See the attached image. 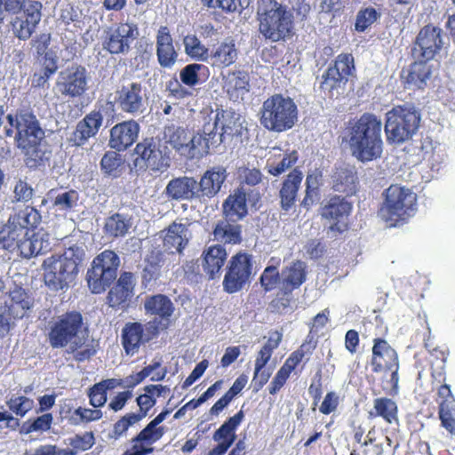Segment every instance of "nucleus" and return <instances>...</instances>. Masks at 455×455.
I'll return each mask as SVG.
<instances>
[{
    "mask_svg": "<svg viewBox=\"0 0 455 455\" xmlns=\"http://www.w3.org/2000/svg\"><path fill=\"white\" fill-rule=\"evenodd\" d=\"M379 18H380V13L375 8L366 7L362 9L357 12L355 29L358 32H364Z\"/></svg>",
    "mask_w": 455,
    "mask_h": 455,
    "instance_id": "864d4df0",
    "label": "nucleus"
},
{
    "mask_svg": "<svg viewBox=\"0 0 455 455\" xmlns=\"http://www.w3.org/2000/svg\"><path fill=\"white\" fill-rule=\"evenodd\" d=\"M53 418L51 413H44L34 420H28L22 426V432L29 434L32 432H44L51 428Z\"/></svg>",
    "mask_w": 455,
    "mask_h": 455,
    "instance_id": "bf43d9fd",
    "label": "nucleus"
},
{
    "mask_svg": "<svg viewBox=\"0 0 455 455\" xmlns=\"http://www.w3.org/2000/svg\"><path fill=\"white\" fill-rule=\"evenodd\" d=\"M332 188L335 191L351 195L355 191L357 180L355 167L347 164H340L336 166L331 176Z\"/></svg>",
    "mask_w": 455,
    "mask_h": 455,
    "instance_id": "c9c22d12",
    "label": "nucleus"
},
{
    "mask_svg": "<svg viewBox=\"0 0 455 455\" xmlns=\"http://www.w3.org/2000/svg\"><path fill=\"white\" fill-rule=\"evenodd\" d=\"M355 70L354 58L351 54H340L333 66L329 67L323 74L321 89L331 98H338L344 92L348 77Z\"/></svg>",
    "mask_w": 455,
    "mask_h": 455,
    "instance_id": "ddd939ff",
    "label": "nucleus"
},
{
    "mask_svg": "<svg viewBox=\"0 0 455 455\" xmlns=\"http://www.w3.org/2000/svg\"><path fill=\"white\" fill-rule=\"evenodd\" d=\"M307 264L301 260L292 261L282 269L281 292L289 296L292 291L299 288L307 280Z\"/></svg>",
    "mask_w": 455,
    "mask_h": 455,
    "instance_id": "a878e982",
    "label": "nucleus"
},
{
    "mask_svg": "<svg viewBox=\"0 0 455 455\" xmlns=\"http://www.w3.org/2000/svg\"><path fill=\"white\" fill-rule=\"evenodd\" d=\"M40 220L38 211L30 206L11 216L0 230V248L9 251L17 250L26 259L49 251L51 244L44 234L36 233L27 237L28 229L36 227Z\"/></svg>",
    "mask_w": 455,
    "mask_h": 455,
    "instance_id": "f257e3e1",
    "label": "nucleus"
},
{
    "mask_svg": "<svg viewBox=\"0 0 455 455\" xmlns=\"http://www.w3.org/2000/svg\"><path fill=\"white\" fill-rule=\"evenodd\" d=\"M144 328L140 323H128L122 330V345L127 355L139 352L143 340Z\"/></svg>",
    "mask_w": 455,
    "mask_h": 455,
    "instance_id": "4c0bfd02",
    "label": "nucleus"
},
{
    "mask_svg": "<svg viewBox=\"0 0 455 455\" xmlns=\"http://www.w3.org/2000/svg\"><path fill=\"white\" fill-rule=\"evenodd\" d=\"M439 419L441 425L451 435H455V399L439 402Z\"/></svg>",
    "mask_w": 455,
    "mask_h": 455,
    "instance_id": "8fccbe9b",
    "label": "nucleus"
},
{
    "mask_svg": "<svg viewBox=\"0 0 455 455\" xmlns=\"http://www.w3.org/2000/svg\"><path fill=\"white\" fill-rule=\"evenodd\" d=\"M370 416L381 417L389 424L397 422V405L390 398H376L373 402V411H370Z\"/></svg>",
    "mask_w": 455,
    "mask_h": 455,
    "instance_id": "c03bdc74",
    "label": "nucleus"
},
{
    "mask_svg": "<svg viewBox=\"0 0 455 455\" xmlns=\"http://www.w3.org/2000/svg\"><path fill=\"white\" fill-rule=\"evenodd\" d=\"M417 212V196L410 188L391 185L385 193V202L379 217L390 227H395L412 217Z\"/></svg>",
    "mask_w": 455,
    "mask_h": 455,
    "instance_id": "6e6552de",
    "label": "nucleus"
},
{
    "mask_svg": "<svg viewBox=\"0 0 455 455\" xmlns=\"http://www.w3.org/2000/svg\"><path fill=\"white\" fill-rule=\"evenodd\" d=\"M9 313L13 318H22L32 306V300L22 289H16L10 294Z\"/></svg>",
    "mask_w": 455,
    "mask_h": 455,
    "instance_id": "de8ad7c7",
    "label": "nucleus"
},
{
    "mask_svg": "<svg viewBox=\"0 0 455 455\" xmlns=\"http://www.w3.org/2000/svg\"><path fill=\"white\" fill-rule=\"evenodd\" d=\"M317 188V176L314 174H308L306 178V196L302 201V205L304 207H308L313 204L316 196Z\"/></svg>",
    "mask_w": 455,
    "mask_h": 455,
    "instance_id": "0e129e2a",
    "label": "nucleus"
},
{
    "mask_svg": "<svg viewBox=\"0 0 455 455\" xmlns=\"http://www.w3.org/2000/svg\"><path fill=\"white\" fill-rule=\"evenodd\" d=\"M398 355L396 351L382 339H375L372 347V358L371 365L374 372L383 370H393L397 366Z\"/></svg>",
    "mask_w": 455,
    "mask_h": 455,
    "instance_id": "cd10ccee",
    "label": "nucleus"
},
{
    "mask_svg": "<svg viewBox=\"0 0 455 455\" xmlns=\"http://www.w3.org/2000/svg\"><path fill=\"white\" fill-rule=\"evenodd\" d=\"M238 57V50L235 40L228 37L209 53L206 63L212 67L224 68L234 64Z\"/></svg>",
    "mask_w": 455,
    "mask_h": 455,
    "instance_id": "2f4dec72",
    "label": "nucleus"
},
{
    "mask_svg": "<svg viewBox=\"0 0 455 455\" xmlns=\"http://www.w3.org/2000/svg\"><path fill=\"white\" fill-rule=\"evenodd\" d=\"M7 119L10 125L16 131L14 138L18 147H27L31 143L44 140V131L32 112L21 110L15 116L9 114Z\"/></svg>",
    "mask_w": 455,
    "mask_h": 455,
    "instance_id": "2eb2a0df",
    "label": "nucleus"
},
{
    "mask_svg": "<svg viewBox=\"0 0 455 455\" xmlns=\"http://www.w3.org/2000/svg\"><path fill=\"white\" fill-rule=\"evenodd\" d=\"M115 100L123 112L140 115L147 107V88L141 82L126 81L116 91Z\"/></svg>",
    "mask_w": 455,
    "mask_h": 455,
    "instance_id": "dca6fc26",
    "label": "nucleus"
},
{
    "mask_svg": "<svg viewBox=\"0 0 455 455\" xmlns=\"http://www.w3.org/2000/svg\"><path fill=\"white\" fill-rule=\"evenodd\" d=\"M69 444L76 452L78 451H87L94 444L93 434L86 432L83 435H76L69 439Z\"/></svg>",
    "mask_w": 455,
    "mask_h": 455,
    "instance_id": "e2e57ef3",
    "label": "nucleus"
},
{
    "mask_svg": "<svg viewBox=\"0 0 455 455\" xmlns=\"http://www.w3.org/2000/svg\"><path fill=\"white\" fill-rule=\"evenodd\" d=\"M382 122L373 114L365 113L352 126L349 147L352 156L364 163L379 158L383 151Z\"/></svg>",
    "mask_w": 455,
    "mask_h": 455,
    "instance_id": "20e7f679",
    "label": "nucleus"
},
{
    "mask_svg": "<svg viewBox=\"0 0 455 455\" xmlns=\"http://www.w3.org/2000/svg\"><path fill=\"white\" fill-rule=\"evenodd\" d=\"M227 177V170L223 166H213L207 170L197 181L199 202H206L214 197L220 191Z\"/></svg>",
    "mask_w": 455,
    "mask_h": 455,
    "instance_id": "4be33fe9",
    "label": "nucleus"
},
{
    "mask_svg": "<svg viewBox=\"0 0 455 455\" xmlns=\"http://www.w3.org/2000/svg\"><path fill=\"white\" fill-rule=\"evenodd\" d=\"M144 307L147 314L168 320L174 311L172 300L165 295L157 294L146 298Z\"/></svg>",
    "mask_w": 455,
    "mask_h": 455,
    "instance_id": "58836bf2",
    "label": "nucleus"
},
{
    "mask_svg": "<svg viewBox=\"0 0 455 455\" xmlns=\"http://www.w3.org/2000/svg\"><path fill=\"white\" fill-rule=\"evenodd\" d=\"M33 188L26 181L19 180L13 189L14 198L18 202H28L32 198Z\"/></svg>",
    "mask_w": 455,
    "mask_h": 455,
    "instance_id": "774afa93",
    "label": "nucleus"
},
{
    "mask_svg": "<svg viewBox=\"0 0 455 455\" xmlns=\"http://www.w3.org/2000/svg\"><path fill=\"white\" fill-rule=\"evenodd\" d=\"M259 32L272 43L285 41L292 34L293 13L276 0H261L257 9Z\"/></svg>",
    "mask_w": 455,
    "mask_h": 455,
    "instance_id": "39448f33",
    "label": "nucleus"
},
{
    "mask_svg": "<svg viewBox=\"0 0 455 455\" xmlns=\"http://www.w3.org/2000/svg\"><path fill=\"white\" fill-rule=\"evenodd\" d=\"M139 36L136 25L132 23H122L116 28L109 29L103 41V49L111 54H126L131 49L132 44Z\"/></svg>",
    "mask_w": 455,
    "mask_h": 455,
    "instance_id": "aec40b11",
    "label": "nucleus"
},
{
    "mask_svg": "<svg viewBox=\"0 0 455 455\" xmlns=\"http://www.w3.org/2000/svg\"><path fill=\"white\" fill-rule=\"evenodd\" d=\"M420 113L406 103L394 107L386 114L385 132L389 144L401 145L412 139L419 129Z\"/></svg>",
    "mask_w": 455,
    "mask_h": 455,
    "instance_id": "0eeeda50",
    "label": "nucleus"
},
{
    "mask_svg": "<svg viewBox=\"0 0 455 455\" xmlns=\"http://www.w3.org/2000/svg\"><path fill=\"white\" fill-rule=\"evenodd\" d=\"M145 418V413H128L122 417L115 425L113 434L115 438L123 435L130 427Z\"/></svg>",
    "mask_w": 455,
    "mask_h": 455,
    "instance_id": "680f3d73",
    "label": "nucleus"
},
{
    "mask_svg": "<svg viewBox=\"0 0 455 455\" xmlns=\"http://www.w3.org/2000/svg\"><path fill=\"white\" fill-rule=\"evenodd\" d=\"M165 433L164 427H157L149 422L134 438L132 446L123 455H147L152 453L151 445L160 440Z\"/></svg>",
    "mask_w": 455,
    "mask_h": 455,
    "instance_id": "5701e85b",
    "label": "nucleus"
},
{
    "mask_svg": "<svg viewBox=\"0 0 455 455\" xmlns=\"http://www.w3.org/2000/svg\"><path fill=\"white\" fill-rule=\"evenodd\" d=\"M123 164L122 156L115 151L105 153L100 161V168L104 174L114 178L121 175Z\"/></svg>",
    "mask_w": 455,
    "mask_h": 455,
    "instance_id": "3c124183",
    "label": "nucleus"
},
{
    "mask_svg": "<svg viewBox=\"0 0 455 455\" xmlns=\"http://www.w3.org/2000/svg\"><path fill=\"white\" fill-rule=\"evenodd\" d=\"M249 76L244 71L228 72L223 76V89L234 101L243 100L249 92Z\"/></svg>",
    "mask_w": 455,
    "mask_h": 455,
    "instance_id": "473e14b6",
    "label": "nucleus"
},
{
    "mask_svg": "<svg viewBox=\"0 0 455 455\" xmlns=\"http://www.w3.org/2000/svg\"><path fill=\"white\" fill-rule=\"evenodd\" d=\"M170 166V157L166 153V147L162 148L159 144L156 149L152 154L149 161L147 164V169L154 172H164Z\"/></svg>",
    "mask_w": 455,
    "mask_h": 455,
    "instance_id": "5fc2aeb1",
    "label": "nucleus"
},
{
    "mask_svg": "<svg viewBox=\"0 0 455 455\" xmlns=\"http://www.w3.org/2000/svg\"><path fill=\"white\" fill-rule=\"evenodd\" d=\"M164 142L187 158H200L208 154L203 130L189 138L183 127L167 125L164 131Z\"/></svg>",
    "mask_w": 455,
    "mask_h": 455,
    "instance_id": "9b49d317",
    "label": "nucleus"
},
{
    "mask_svg": "<svg viewBox=\"0 0 455 455\" xmlns=\"http://www.w3.org/2000/svg\"><path fill=\"white\" fill-rule=\"evenodd\" d=\"M254 274L252 255L241 251L236 253L228 263L223 290L228 293L240 291L250 283Z\"/></svg>",
    "mask_w": 455,
    "mask_h": 455,
    "instance_id": "f8f14e48",
    "label": "nucleus"
},
{
    "mask_svg": "<svg viewBox=\"0 0 455 455\" xmlns=\"http://www.w3.org/2000/svg\"><path fill=\"white\" fill-rule=\"evenodd\" d=\"M136 277L131 272H124L117 279L116 283L109 290L107 297L109 307H124L134 295Z\"/></svg>",
    "mask_w": 455,
    "mask_h": 455,
    "instance_id": "412c9836",
    "label": "nucleus"
},
{
    "mask_svg": "<svg viewBox=\"0 0 455 455\" xmlns=\"http://www.w3.org/2000/svg\"><path fill=\"white\" fill-rule=\"evenodd\" d=\"M443 36V32L439 27L424 26L416 36L412 48L413 57L417 60H433L444 44Z\"/></svg>",
    "mask_w": 455,
    "mask_h": 455,
    "instance_id": "6ab92c4d",
    "label": "nucleus"
},
{
    "mask_svg": "<svg viewBox=\"0 0 455 455\" xmlns=\"http://www.w3.org/2000/svg\"><path fill=\"white\" fill-rule=\"evenodd\" d=\"M190 224L172 222L164 232V247L171 253H181L188 245L192 234L189 230Z\"/></svg>",
    "mask_w": 455,
    "mask_h": 455,
    "instance_id": "bb28decb",
    "label": "nucleus"
},
{
    "mask_svg": "<svg viewBox=\"0 0 455 455\" xmlns=\"http://www.w3.org/2000/svg\"><path fill=\"white\" fill-rule=\"evenodd\" d=\"M109 109H112V105L107 103L105 106H100L93 109L89 114L79 121L75 130L69 134L68 140L75 147H81L84 145L89 139L95 137L102 125L104 114H107Z\"/></svg>",
    "mask_w": 455,
    "mask_h": 455,
    "instance_id": "a211bd4d",
    "label": "nucleus"
},
{
    "mask_svg": "<svg viewBox=\"0 0 455 455\" xmlns=\"http://www.w3.org/2000/svg\"><path fill=\"white\" fill-rule=\"evenodd\" d=\"M74 414L79 417V420H76L73 419L74 424H79L80 422H91L99 420L102 418L103 413L100 410L98 409H87L83 407H78L75 410Z\"/></svg>",
    "mask_w": 455,
    "mask_h": 455,
    "instance_id": "69168bd1",
    "label": "nucleus"
},
{
    "mask_svg": "<svg viewBox=\"0 0 455 455\" xmlns=\"http://www.w3.org/2000/svg\"><path fill=\"white\" fill-rule=\"evenodd\" d=\"M247 192L243 188L235 189L223 202L224 218L232 222H238L248 213L246 204Z\"/></svg>",
    "mask_w": 455,
    "mask_h": 455,
    "instance_id": "7c9ffc66",
    "label": "nucleus"
},
{
    "mask_svg": "<svg viewBox=\"0 0 455 455\" xmlns=\"http://www.w3.org/2000/svg\"><path fill=\"white\" fill-rule=\"evenodd\" d=\"M184 51L191 59L197 61L207 62L209 50L195 35H188L183 38Z\"/></svg>",
    "mask_w": 455,
    "mask_h": 455,
    "instance_id": "09e8293b",
    "label": "nucleus"
},
{
    "mask_svg": "<svg viewBox=\"0 0 455 455\" xmlns=\"http://www.w3.org/2000/svg\"><path fill=\"white\" fill-rule=\"evenodd\" d=\"M139 132L140 125L134 120L117 124L110 130L108 145L117 151L124 150L135 142Z\"/></svg>",
    "mask_w": 455,
    "mask_h": 455,
    "instance_id": "b1692460",
    "label": "nucleus"
},
{
    "mask_svg": "<svg viewBox=\"0 0 455 455\" xmlns=\"http://www.w3.org/2000/svg\"><path fill=\"white\" fill-rule=\"evenodd\" d=\"M240 116L232 110L218 111L212 123H206L203 127L208 152L220 146L228 138L240 134Z\"/></svg>",
    "mask_w": 455,
    "mask_h": 455,
    "instance_id": "9d476101",
    "label": "nucleus"
},
{
    "mask_svg": "<svg viewBox=\"0 0 455 455\" xmlns=\"http://www.w3.org/2000/svg\"><path fill=\"white\" fill-rule=\"evenodd\" d=\"M202 267L211 279L220 275V270L224 266L228 253L226 249L220 244L212 245L204 251Z\"/></svg>",
    "mask_w": 455,
    "mask_h": 455,
    "instance_id": "f704fd0d",
    "label": "nucleus"
},
{
    "mask_svg": "<svg viewBox=\"0 0 455 455\" xmlns=\"http://www.w3.org/2000/svg\"><path fill=\"white\" fill-rule=\"evenodd\" d=\"M314 348L315 345L310 341L303 343L299 349L290 355L283 367L291 372L306 355L312 353Z\"/></svg>",
    "mask_w": 455,
    "mask_h": 455,
    "instance_id": "052dcab7",
    "label": "nucleus"
},
{
    "mask_svg": "<svg viewBox=\"0 0 455 455\" xmlns=\"http://www.w3.org/2000/svg\"><path fill=\"white\" fill-rule=\"evenodd\" d=\"M84 257L82 247L74 245L62 254H53L42 263L43 279L52 291H67L76 283L79 265Z\"/></svg>",
    "mask_w": 455,
    "mask_h": 455,
    "instance_id": "7ed1b4c3",
    "label": "nucleus"
},
{
    "mask_svg": "<svg viewBox=\"0 0 455 455\" xmlns=\"http://www.w3.org/2000/svg\"><path fill=\"white\" fill-rule=\"evenodd\" d=\"M302 180V172L298 169H294L283 181L279 191L280 203L283 210L288 211L294 205Z\"/></svg>",
    "mask_w": 455,
    "mask_h": 455,
    "instance_id": "72a5a7b5",
    "label": "nucleus"
},
{
    "mask_svg": "<svg viewBox=\"0 0 455 455\" xmlns=\"http://www.w3.org/2000/svg\"><path fill=\"white\" fill-rule=\"evenodd\" d=\"M6 404L17 416L24 417L34 407V401L23 395H12L6 402Z\"/></svg>",
    "mask_w": 455,
    "mask_h": 455,
    "instance_id": "13d9d810",
    "label": "nucleus"
},
{
    "mask_svg": "<svg viewBox=\"0 0 455 455\" xmlns=\"http://www.w3.org/2000/svg\"><path fill=\"white\" fill-rule=\"evenodd\" d=\"M209 75L208 68L204 64L192 63L186 65L180 72V82L188 87L202 83Z\"/></svg>",
    "mask_w": 455,
    "mask_h": 455,
    "instance_id": "37998d69",
    "label": "nucleus"
},
{
    "mask_svg": "<svg viewBox=\"0 0 455 455\" xmlns=\"http://www.w3.org/2000/svg\"><path fill=\"white\" fill-rule=\"evenodd\" d=\"M24 151L26 165L30 169L44 166L50 160L52 152L47 149L43 140L31 143L27 147H19Z\"/></svg>",
    "mask_w": 455,
    "mask_h": 455,
    "instance_id": "ea45409f",
    "label": "nucleus"
},
{
    "mask_svg": "<svg viewBox=\"0 0 455 455\" xmlns=\"http://www.w3.org/2000/svg\"><path fill=\"white\" fill-rule=\"evenodd\" d=\"M132 227L129 217L121 213H115L108 217L105 222V231L109 236H124Z\"/></svg>",
    "mask_w": 455,
    "mask_h": 455,
    "instance_id": "49530a36",
    "label": "nucleus"
},
{
    "mask_svg": "<svg viewBox=\"0 0 455 455\" xmlns=\"http://www.w3.org/2000/svg\"><path fill=\"white\" fill-rule=\"evenodd\" d=\"M213 235L216 240L226 243H237L241 241V226L237 222L224 218L216 225Z\"/></svg>",
    "mask_w": 455,
    "mask_h": 455,
    "instance_id": "a19ab883",
    "label": "nucleus"
},
{
    "mask_svg": "<svg viewBox=\"0 0 455 455\" xmlns=\"http://www.w3.org/2000/svg\"><path fill=\"white\" fill-rule=\"evenodd\" d=\"M298 159V152L296 150H292L286 153L282 160L276 164L267 162L266 168L271 175L279 176L288 169L291 168L297 163Z\"/></svg>",
    "mask_w": 455,
    "mask_h": 455,
    "instance_id": "603ef678",
    "label": "nucleus"
},
{
    "mask_svg": "<svg viewBox=\"0 0 455 455\" xmlns=\"http://www.w3.org/2000/svg\"><path fill=\"white\" fill-rule=\"evenodd\" d=\"M88 396L90 398V404L94 408L103 406L108 400L107 392L102 388V387L99 383L94 384L89 389Z\"/></svg>",
    "mask_w": 455,
    "mask_h": 455,
    "instance_id": "338daca9",
    "label": "nucleus"
},
{
    "mask_svg": "<svg viewBox=\"0 0 455 455\" xmlns=\"http://www.w3.org/2000/svg\"><path fill=\"white\" fill-rule=\"evenodd\" d=\"M259 281L266 291H270L276 287L281 291V273L278 272L276 267L267 266L263 270Z\"/></svg>",
    "mask_w": 455,
    "mask_h": 455,
    "instance_id": "4d7b16f0",
    "label": "nucleus"
},
{
    "mask_svg": "<svg viewBox=\"0 0 455 455\" xmlns=\"http://www.w3.org/2000/svg\"><path fill=\"white\" fill-rule=\"evenodd\" d=\"M244 418V413L241 410L233 417L226 420L213 434V440L215 442H230V445L235 440V429L241 424Z\"/></svg>",
    "mask_w": 455,
    "mask_h": 455,
    "instance_id": "79ce46f5",
    "label": "nucleus"
},
{
    "mask_svg": "<svg viewBox=\"0 0 455 455\" xmlns=\"http://www.w3.org/2000/svg\"><path fill=\"white\" fill-rule=\"evenodd\" d=\"M11 30L15 37L26 41L31 37L42 19V4L29 1L18 12H7Z\"/></svg>",
    "mask_w": 455,
    "mask_h": 455,
    "instance_id": "4468645a",
    "label": "nucleus"
},
{
    "mask_svg": "<svg viewBox=\"0 0 455 455\" xmlns=\"http://www.w3.org/2000/svg\"><path fill=\"white\" fill-rule=\"evenodd\" d=\"M89 81L90 76L84 67L72 65L59 74L56 90L64 98H80L88 90Z\"/></svg>",
    "mask_w": 455,
    "mask_h": 455,
    "instance_id": "f3484780",
    "label": "nucleus"
},
{
    "mask_svg": "<svg viewBox=\"0 0 455 455\" xmlns=\"http://www.w3.org/2000/svg\"><path fill=\"white\" fill-rule=\"evenodd\" d=\"M351 211V204L341 196H333L323 206V218L335 221L331 226V230L342 232L345 228L344 220Z\"/></svg>",
    "mask_w": 455,
    "mask_h": 455,
    "instance_id": "c85d7f7f",
    "label": "nucleus"
},
{
    "mask_svg": "<svg viewBox=\"0 0 455 455\" xmlns=\"http://www.w3.org/2000/svg\"><path fill=\"white\" fill-rule=\"evenodd\" d=\"M156 56L159 65L164 68H172L178 59V53L172 44V37L167 27H161L156 36Z\"/></svg>",
    "mask_w": 455,
    "mask_h": 455,
    "instance_id": "c756f323",
    "label": "nucleus"
},
{
    "mask_svg": "<svg viewBox=\"0 0 455 455\" xmlns=\"http://www.w3.org/2000/svg\"><path fill=\"white\" fill-rule=\"evenodd\" d=\"M158 145L159 142L153 139H146L136 145L134 152L137 157L133 161L136 172L147 169V164Z\"/></svg>",
    "mask_w": 455,
    "mask_h": 455,
    "instance_id": "a18cd8bd",
    "label": "nucleus"
},
{
    "mask_svg": "<svg viewBox=\"0 0 455 455\" xmlns=\"http://www.w3.org/2000/svg\"><path fill=\"white\" fill-rule=\"evenodd\" d=\"M79 194L74 189L61 191L56 195L53 205L59 211H68L77 205Z\"/></svg>",
    "mask_w": 455,
    "mask_h": 455,
    "instance_id": "6e6d98bb",
    "label": "nucleus"
},
{
    "mask_svg": "<svg viewBox=\"0 0 455 455\" xmlns=\"http://www.w3.org/2000/svg\"><path fill=\"white\" fill-rule=\"evenodd\" d=\"M259 113L261 125L273 132H286L298 121V108L294 100L279 93L267 98Z\"/></svg>",
    "mask_w": 455,
    "mask_h": 455,
    "instance_id": "423d86ee",
    "label": "nucleus"
},
{
    "mask_svg": "<svg viewBox=\"0 0 455 455\" xmlns=\"http://www.w3.org/2000/svg\"><path fill=\"white\" fill-rule=\"evenodd\" d=\"M197 180L193 177H179L171 180L166 188V196L176 201L188 200L198 201Z\"/></svg>",
    "mask_w": 455,
    "mask_h": 455,
    "instance_id": "393cba45",
    "label": "nucleus"
},
{
    "mask_svg": "<svg viewBox=\"0 0 455 455\" xmlns=\"http://www.w3.org/2000/svg\"><path fill=\"white\" fill-rule=\"evenodd\" d=\"M83 316L71 311L55 318L48 323L47 339L52 348L67 347L76 361L83 362L95 355L93 341L88 340L83 331Z\"/></svg>",
    "mask_w": 455,
    "mask_h": 455,
    "instance_id": "f03ea898",
    "label": "nucleus"
},
{
    "mask_svg": "<svg viewBox=\"0 0 455 455\" xmlns=\"http://www.w3.org/2000/svg\"><path fill=\"white\" fill-rule=\"evenodd\" d=\"M422 59L412 63L403 78L409 89H423L431 76V67Z\"/></svg>",
    "mask_w": 455,
    "mask_h": 455,
    "instance_id": "e433bc0d",
    "label": "nucleus"
},
{
    "mask_svg": "<svg viewBox=\"0 0 455 455\" xmlns=\"http://www.w3.org/2000/svg\"><path fill=\"white\" fill-rule=\"evenodd\" d=\"M120 259L117 254L106 250L99 254L87 271L86 280L92 293H101L116 278Z\"/></svg>",
    "mask_w": 455,
    "mask_h": 455,
    "instance_id": "1a4fd4ad",
    "label": "nucleus"
}]
</instances>
